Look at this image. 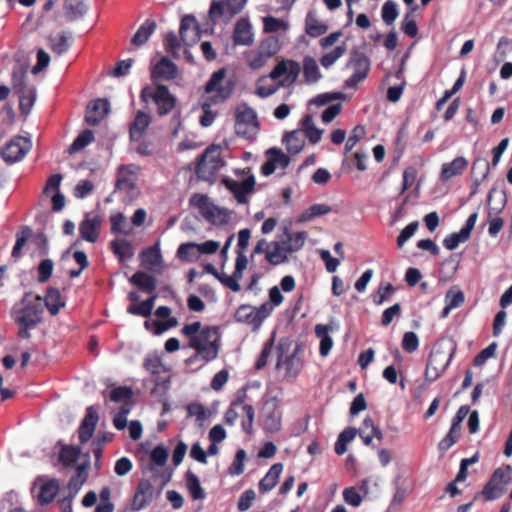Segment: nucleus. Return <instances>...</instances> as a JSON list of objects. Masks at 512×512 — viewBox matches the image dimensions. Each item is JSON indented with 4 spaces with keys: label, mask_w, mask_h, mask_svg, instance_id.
Masks as SVG:
<instances>
[{
    "label": "nucleus",
    "mask_w": 512,
    "mask_h": 512,
    "mask_svg": "<svg viewBox=\"0 0 512 512\" xmlns=\"http://www.w3.org/2000/svg\"><path fill=\"white\" fill-rule=\"evenodd\" d=\"M181 332L189 338V347L196 350V357L204 361L217 357L220 339L218 328L212 326L202 328L200 322H194L185 325Z\"/></svg>",
    "instance_id": "f257e3e1"
},
{
    "label": "nucleus",
    "mask_w": 512,
    "mask_h": 512,
    "mask_svg": "<svg viewBox=\"0 0 512 512\" xmlns=\"http://www.w3.org/2000/svg\"><path fill=\"white\" fill-rule=\"evenodd\" d=\"M260 130L256 111L246 103L235 109V132L246 139H254Z\"/></svg>",
    "instance_id": "f03ea898"
},
{
    "label": "nucleus",
    "mask_w": 512,
    "mask_h": 512,
    "mask_svg": "<svg viewBox=\"0 0 512 512\" xmlns=\"http://www.w3.org/2000/svg\"><path fill=\"white\" fill-rule=\"evenodd\" d=\"M190 204L197 208L201 215L212 224L223 225L228 223L230 219V211L226 208L215 205L206 195H192L190 198Z\"/></svg>",
    "instance_id": "7ed1b4c3"
},
{
    "label": "nucleus",
    "mask_w": 512,
    "mask_h": 512,
    "mask_svg": "<svg viewBox=\"0 0 512 512\" xmlns=\"http://www.w3.org/2000/svg\"><path fill=\"white\" fill-rule=\"evenodd\" d=\"M11 317L18 327V337L28 339L32 327V293L26 292L19 302H16L11 310Z\"/></svg>",
    "instance_id": "20e7f679"
},
{
    "label": "nucleus",
    "mask_w": 512,
    "mask_h": 512,
    "mask_svg": "<svg viewBox=\"0 0 512 512\" xmlns=\"http://www.w3.org/2000/svg\"><path fill=\"white\" fill-rule=\"evenodd\" d=\"M225 69L215 71L205 85V99L214 104L224 103L232 94L234 85L231 81H225Z\"/></svg>",
    "instance_id": "39448f33"
},
{
    "label": "nucleus",
    "mask_w": 512,
    "mask_h": 512,
    "mask_svg": "<svg viewBox=\"0 0 512 512\" xmlns=\"http://www.w3.org/2000/svg\"><path fill=\"white\" fill-rule=\"evenodd\" d=\"M141 98L145 102L153 100L160 116L170 113L176 105L175 96L170 93L167 86L161 84H158L155 89L144 87L141 91Z\"/></svg>",
    "instance_id": "423d86ee"
},
{
    "label": "nucleus",
    "mask_w": 512,
    "mask_h": 512,
    "mask_svg": "<svg viewBox=\"0 0 512 512\" xmlns=\"http://www.w3.org/2000/svg\"><path fill=\"white\" fill-rule=\"evenodd\" d=\"M12 89L19 98L21 114L28 116L32 109V91L27 89V69L20 66L12 73Z\"/></svg>",
    "instance_id": "0eeeda50"
},
{
    "label": "nucleus",
    "mask_w": 512,
    "mask_h": 512,
    "mask_svg": "<svg viewBox=\"0 0 512 512\" xmlns=\"http://www.w3.org/2000/svg\"><path fill=\"white\" fill-rule=\"evenodd\" d=\"M512 481V467L498 468L492 474L490 480L481 491V495L488 501L499 498L506 490V486Z\"/></svg>",
    "instance_id": "6e6552de"
},
{
    "label": "nucleus",
    "mask_w": 512,
    "mask_h": 512,
    "mask_svg": "<svg viewBox=\"0 0 512 512\" xmlns=\"http://www.w3.org/2000/svg\"><path fill=\"white\" fill-rule=\"evenodd\" d=\"M222 166L221 148L212 145L200 156L196 174L203 180H209Z\"/></svg>",
    "instance_id": "1a4fd4ad"
},
{
    "label": "nucleus",
    "mask_w": 512,
    "mask_h": 512,
    "mask_svg": "<svg viewBox=\"0 0 512 512\" xmlns=\"http://www.w3.org/2000/svg\"><path fill=\"white\" fill-rule=\"evenodd\" d=\"M301 71V65L291 59H282L271 70L268 77L272 80H278L279 86L290 87L298 79Z\"/></svg>",
    "instance_id": "9d476101"
},
{
    "label": "nucleus",
    "mask_w": 512,
    "mask_h": 512,
    "mask_svg": "<svg viewBox=\"0 0 512 512\" xmlns=\"http://www.w3.org/2000/svg\"><path fill=\"white\" fill-rule=\"evenodd\" d=\"M452 353L453 349H444L441 346L432 350L425 371L428 381L432 382L440 377L449 365Z\"/></svg>",
    "instance_id": "9b49d317"
},
{
    "label": "nucleus",
    "mask_w": 512,
    "mask_h": 512,
    "mask_svg": "<svg viewBox=\"0 0 512 512\" xmlns=\"http://www.w3.org/2000/svg\"><path fill=\"white\" fill-rule=\"evenodd\" d=\"M346 67L352 68L354 72L345 81V85L347 87L354 88L359 82L366 78L370 69V61L364 53H361L358 50H353L350 53V58Z\"/></svg>",
    "instance_id": "f8f14e48"
},
{
    "label": "nucleus",
    "mask_w": 512,
    "mask_h": 512,
    "mask_svg": "<svg viewBox=\"0 0 512 512\" xmlns=\"http://www.w3.org/2000/svg\"><path fill=\"white\" fill-rule=\"evenodd\" d=\"M30 149L27 138L18 136L7 142L1 149V156L6 163H15L21 160Z\"/></svg>",
    "instance_id": "ddd939ff"
},
{
    "label": "nucleus",
    "mask_w": 512,
    "mask_h": 512,
    "mask_svg": "<svg viewBox=\"0 0 512 512\" xmlns=\"http://www.w3.org/2000/svg\"><path fill=\"white\" fill-rule=\"evenodd\" d=\"M103 218L99 214L86 213L84 219L79 225V233L81 239L90 243H95L98 240L100 228Z\"/></svg>",
    "instance_id": "4468645a"
},
{
    "label": "nucleus",
    "mask_w": 512,
    "mask_h": 512,
    "mask_svg": "<svg viewBox=\"0 0 512 512\" xmlns=\"http://www.w3.org/2000/svg\"><path fill=\"white\" fill-rule=\"evenodd\" d=\"M223 183L225 187L234 195L239 204H246L248 202L247 195L254 191L255 178L253 175H250L243 181L224 179Z\"/></svg>",
    "instance_id": "2eb2a0df"
},
{
    "label": "nucleus",
    "mask_w": 512,
    "mask_h": 512,
    "mask_svg": "<svg viewBox=\"0 0 512 512\" xmlns=\"http://www.w3.org/2000/svg\"><path fill=\"white\" fill-rule=\"evenodd\" d=\"M179 33L185 46H192L199 41L200 28L194 16L185 15L182 18Z\"/></svg>",
    "instance_id": "dca6fc26"
},
{
    "label": "nucleus",
    "mask_w": 512,
    "mask_h": 512,
    "mask_svg": "<svg viewBox=\"0 0 512 512\" xmlns=\"http://www.w3.org/2000/svg\"><path fill=\"white\" fill-rule=\"evenodd\" d=\"M110 112V104L106 99L91 101L85 113V122L88 125H98Z\"/></svg>",
    "instance_id": "f3484780"
},
{
    "label": "nucleus",
    "mask_w": 512,
    "mask_h": 512,
    "mask_svg": "<svg viewBox=\"0 0 512 512\" xmlns=\"http://www.w3.org/2000/svg\"><path fill=\"white\" fill-rule=\"evenodd\" d=\"M177 66L167 57H162L153 65L151 70V78L153 81H170L177 77Z\"/></svg>",
    "instance_id": "a211bd4d"
},
{
    "label": "nucleus",
    "mask_w": 512,
    "mask_h": 512,
    "mask_svg": "<svg viewBox=\"0 0 512 512\" xmlns=\"http://www.w3.org/2000/svg\"><path fill=\"white\" fill-rule=\"evenodd\" d=\"M236 14H238V7L232 8L229 3L225 1H214L209 10V17L213 23L223 21L229 22Z\"/></svg>",
    "instance_id": "6ab92c4d"
},
{
    "label": "nucleus",
    "mask_w": 512,
    "mask_h": 512,
    "mask_svg": "<svg viewBox=\"0 0 512 512\" xmlns=\"http://www.w3.org/2000/svg\"><path fill=\"white\" fill-rule=\"evenodd\" d=\"M139 168L136 165H122L117 171L116 190L130 191L135 187V175Z\"/></svg>",
    "instance_id": "aec40b11"
},
{
    "label": "nucleus",
    "mask_w": 512,
    "mask_h": 512,
    "mask_svg": "<svg viewBox=\"0 0 512 512\" xmlns=\"http://www.w3.org/2000/svg\"><path fill=\"white\" fill-rule=\"evenodd\" d=\"M154 493L153 484L147 479H141L132 502L134 510H141L152 501Z\"/></svg>",
    "instance_id": "412c9836"
},
{
    "label": "nucleus",
    "mask_w": 512,
    "mask_h": 512,
    "mask_svg": "<svg viewBox=\"0 0 512 512\" xmlns=\"http://www.w3.org/2000/svg\"><path fill=\"white\" fill-rule=\"evenodd\" d=\"M284 344L280 343L278 346L279 355H278V362L277 367L284 366L286 371V376L288 377H295L298 375L300 370L302 369V361L301 359L296 355V351L292 355L286 356L283 358V352H284Z\"/></svg>",
    "instance_id": "4be33fe9"
},
{
    "label": "nucleus",
    "mask_w": 512,
    "mask_h": 512,
    "mask_svg": "<svg viewBox=\"0 0 512 512\" xmlns=\"http://www.w3.org/2000/svg\"><path fill=\"white\" fill-rule=\"evenodd\" d=\"M38 481L42 483L37 497L38 503L41 505L51 503L60 490L59 480L53 478L44 481L43 478H38Z\"/></svg>",
    "instance_id": "5701e85b"
},
{
    "label": "nucleus",
    "mask_w": 512,
    "mask_h": 512,
    "mask_svg": "<svg viewBox=\"0 0 512 512\" xmlns=\"http://www.w3.org/2000/svg\"><path fill=\"white\" fill-rule=\"evenodd\" d=\"M98 422V414L93 407L87 409L85 418L79 427V439L82 443L87 442L95 431Z\"/></svg>",
    "instance_id": "b1692460"
},
{
    "label": "nucleus",
    "mask_w": 512,
    "mask_h": 512,
    "mask_svg": "<svg viewBox=\"0 0 512 512\" xmlns=\"http://www.w3.org/2000/svg\"><path fill=\"white\" fill-rule=\"evenodd\" d=\"M233 39L237 45L249 46L253 43L252 27L246 19H240L237 21Z\"/></svg>",
    "instance_id": "393cba45"
},
{
    "label": "nucleus",
    "mask_w": 512,
    "mask_h": 512,
    "mask_svg": "<svg viewBox=\"0 0 512 512\" xmlns=\"http://www.w3.org/2000/svg\"><path fill=\"white\" fill-rule=\"evenodd\" d=\"M468 166V161L464 157H457L449 163L442 166L440 180L447 181L450 178L461 174Z\"/></svg>",
    "instance_id": "a878e982"
},
{
    "label": "nucleus",
    "mask_w": 512,
    "mask_h": 512,
    "mask_svg": "<svg viewBox=\"0 0 512 512\" xmlns=\"http://www.w3.org/2000/svg\"><path fill=\"white\" fill-rule=\"evenodd\" d=\"M151 122L150 116L143 112L138 111L134 121L130 125V138L133 141H138L142 138L146 128Z\"/></svg>",
    "instance_id": "bb28decb"
},
{
    "label": "nucleus",
    "mask_w": 512,
    "mask_h": 512,
    "mask_svg": "<svg viewBox=\"0 0 512 512\" xmlns=\"http://www.w3.org/2000/svg\"><path fill=\"white\" fill-rule=\"evenodd\" d=\"M90 466L89 461L80 464L76 467V474L72 476L68 482L69 495H76L81 489L83 484L86 482L88 477V468Z\"/></svg>",
    "instance_id": "cd10ccee"
},
{
    "label": "nucleus",
    "mask_w": 512,
    "mask_h": 512,
    "mask_svg": "<svg viewBox=\"0 0 512 512\" xmlns=\"http://www.w3.org/2000/svg\"><path fill=\"white\" fill-rule=\"evenodd\" d=\"M71 39V32L62 31L57 36L49 37V46L55 54L60 56L69 50L71 45Z\"/></svg>",
    "instance_id": "c85d7f7f"
},
{
    "label": "nucleus",
    "mask_w": 512,
    "mask_h": 512,
    "mask_svg": "<svg viewBox=\"0 0 512 512\" xmlns=\"http://www.w3.org/2000/svg\"><path fill=\"white\" fill-rule=\"evenodd\" d=\"M282 471L283 465L281 463L272 465L268 473L259 482V490L263 493L272 490L276 486Z\"/></svg>",
    "instance_id": "c756f323"
},
{
    "label": "nucleus",
    "mask_w": 512,
    "mask_h": 512,
    "mask_svg": "<svg viewBox=\"0 0 512 512\" xmlns=\"http://www.w3.org/2000/svg\"><path fill=\"white\" fill-rule=\"evenodd\" d=\"M303 76L304 81L307 84L316 83L322 78V74L316 60L310 56H306L303 59Z\"/></svg>",
    "instance_id": "7c9ffc66"
},
{
    "label": "nucleus",
    "mask_w": 512,
    "mask_h": 512,
    "mask_svg": "<svg viewBox=\"0 0 512 512\" xmlns=\"http://www.w3.org/2000/svg\"><path fill=\"white\" fill-rule=\"evenodd\" d=\"M156 22L151 19H147L136 31L134 36L131 39V43L135 46H142L144 45L150 36L155 32L156 30Z\"/></svg>",
    "instance_id": "2f4dec72"
},
{
    "label": "nucleus",
    "mask_w": 512,
    "mask_h": 512,
    "mask_svg": "<svg viewBox=\"0 0 512 512\" xmlns=\"http://www.w3.org/2000/svg\"><path fill=\"white\" fill-rule=\"evenodd\" d=\"M235 318L238 322L251 324L255 328L260 326V317L256 308L250 305L240 306L235 313Z\"/></svg>",
    "instance_id": "473e14b6"
},
{
    "label": "nucleus",
    "mask_w": 512,
    "mask_h": 512,
    "mask_svg": "<svg viewBox=\"0 0 512 512\" xmlns=\"http://www.w3.org/2000/svg\"><path fill=\"white\" fill-rule=\"evenodd\" d=\"M332 330L330 325L318 324L315 326V334L320 339V354L327 356L332 348L333 340L329 336V332Z\"/></svg>",
    "instance_id": "72a5a7b5"
},
{
    "label": "nucleus",
    "mask_w": 512,
    "mask_h": 512,
    "mask_svg": "<svg viewBox=\"0 0 512 512\" xmlns=\"http://www.w3.org/2000/svg\"><path fill=\"white\" fill-rule=\"evenodd\" d=\"M32 238V229L29 226H23L16 233V242L11 252V257L18 260L22 256V249Z\"/></svg>",
    "instance_id": "f704fd0d"
},
{
    "label": "nucleus",
    "mask_w": 512,
    "mask_h": 512,
    "mask_svg": "<svg viewBox=\"0 0 512 512\" xmlns=\"http://www.w3.org/2000/svg\"><path fill=\"white\" fill-rule=\"evenodd\" d=\"M266 260L272 265H279L288 260L283 247L279 244V240L272 241L267 245Z\"/></svg>",
    "instance_id": "c9c22d12"
},
{
    "label": "nucleus",
    "mask_w": 512,
    "mask_h": 512,
    "mask_svg": "<svg viewBox=\"0 0 512 512\" xmlns=\"http://www.w3.org/2000/svg\"><path fill=\"white\" fill-rule=\"evenodd\" d=\"M81 454V449L73 445H62L59 452V462L65 466H72L76 463Z\"/></svg>",
    "instance_id": "e433bc0d"
},
{
    "label": "nucleus",
    "mask_w": 512,
    "mask_h": 512,
    "mask_svg": "<svg viewBox=\"0 0 512 512\" xmlns=\"http://www.w3.org/2000/svg\"><path fill=\"white\" fill-rule=\"evenodd\" d=\"M45 306L49 310L51 315H56L59 310L64 307L65 303L61 299V295L58 289L49 288L44 299Z\"/></svg>",
    "instance_id": "4c0bfd02"
},
{
    "label": "nucleus",
    "mask_w": 512,
    "mask_h": 512,
    "mask_svg": "<svg viewBox=\"0 0 512 512\" xmlns=\"http://www.w3.org/2000/svg\"><path fill=\"white\" fill-rule=\"evenodd\" d=\"M130 282L148 293H152L156 289V279L144 272H136L130 278Z\"/></svg>",
    "instance_id": "58836bf2"
},
{
    "label": "nucleus",
    "mask_w": 512,
    "mask_h": 512,
    "mask_svg": "<svg viewBox=\"0 0 512 512\" xmlns=\"http://www.w3.org/2000/svg\"><path fill=\"white\" fill-rule=\"evenodd\" d=\"M264 428L270 433L278 432L281 428V412L273 406L265 412Z\"/></svg>",
    "instance_id": "ea45409f"
},
{
    "label": "nucleus",
    "mask_w": 512,
    "mask_h": 512,
    "mask_svg": "<svg viewBox=\"0 0 512 512\" xmlns=\"http://www.w3.org/2000/svg\"><path fill=\"white\" fill-rule=\"evenodd\" d=\"M358 431L356 428L348 427L344 429L338 436L337 441L335 443V452L338 455H343L347 451V444L350 443Z\"/></svg>",
    "instance_id": "a19ab883"
},
{
    "label": "nucleus",
    "mask_w": 512,
    "mask_h": 512,
    "mask_svg": "<svg viewBox=\"0 0 512 512\" xmlns=\"http://www.w3.org/2000/svg\"><path fill=\"white\" fill-rule=\"evenodd\" d=\"M143 264L148 269H155L162 265V256L158 245L148 248L142 253Z\"/></svg>",
    "instance_id": "79ce46f5"
},
{
    "label": "nucleus",
    "mask_w": 512,
    "mask_h": 512,
    "mask_svg": "<svg viewBox=\"0 0 512 512\" xmlns=\"http://www.w3.org/2000/svg\"><path fill=\"white\" fill-rule=\"evenodd\" d=\"M111 231L112 233H121L129 235L132 232V227L128 223L123 213H115L110 216Z\"/></svg>",
    "instance_id": "37998d69"
},
{
    "label": "nucleus",
    "mask_w": 512,
    "mask_h": 512,
    "mask_svg": "<svg viewBox=\"0 0 512 512\" xmlns=\"http://www.w3.org/2000/svg\"><path fill=\"white\" fill-rule=\"evenodd\" d=\"M64 8L70 20L81 18L87 10L83 0H65Z\"/></svg>",
    "instance_id": "c03bdc74"
},
{
    "label": "nucleus",
    "mask_w": 512,
    "mask_h": 512,
    "mask_svg": "<svg viewBox=\"0 0 512 512\" xmlns=\"http://www.w3.org/2000/svg\"><path fill=\"white\" fill-rule=\"evenodd\" d=\"M302 128L311 143L315 144L321 140L323 130L318 129L311 115H306L302 121Z\"/></svg>",
    "instance_id": "a18cd8bd"
},
{
    "label": "nucleus",
    "mask_w": 512,
    "mask_h": 512,
    "mask_svg": "<svg viewBox=\"0 0 512 512\" xmlns=\"http://www.w3.org/2000/svg\"><path fill=\"white\" fill-rule=\"evenodd\" d=\"M248 66L253 70H259L264 67L269 58L257 47L245 54Z\"/></svg>",
    "instance_id": "49530a36"
},
{
    "label": "nucleus",
    "mask_w": 512,
    "mask_h": 512,
    "mask_svg": "<svg viewBox=\"0 0 512 512\" xmlns=\"http://www.w3.org/2000/svg\"><path fill=\"white\" fill-rule=\"evenodd\" d=\"M197 248L198 244L195 242L183 243L178 247L177 256L181 260L188 262L196 261L200 256L199 250Z\"/></svg>",
    "instance_id": "de8ad7c7"
},
{
    "label": "nucleus",
    "mask_w": 512,
    "mask_h": 512,
    "mask_svg": "<svg viewBox=\"0 0 512 512\" xmlns=\"http://www.w3.org/2000/svg\"><path fill=\"white\" fill-rule=\"evenodd\" d=\"M489 173V163L486 159L478 158L473 162L472 174L475 179V185L479 186Z\"/></svg>",
    "instance_id": "09e8293b"
},
{
    "label": "nucleus",
    "mask_w": 512,
    "mask_h": 512,
    "mask_svg": "<svg viewBox=\"0 0 512 512\" xmlns=\"http://www.w3.org/2000/svg\"><path fill=\"white\" fill-rule=\"evenodd\" d=\"M94 140V133L86 129L82 131L76 139L73 141V143L69 146L68 152L70 154H74L83 148H85L88 144H90Z\"/></svg>",
    "instance_id": "8fccbe9b"
},
{
    "label": "nucleus",
    "mask_w": 512,
    "mask_h": 512,
    "mask_svg": "<svg viewBox=\"0 0 512 512\" xmlns=\"http://www.w3.org/2000/svg\"><path fill=\"white\" fill-rule=\"evenodd\" d=\"M347 51V45L342 43L338 45L333 50L325 53L321 59L320 63L324 68L331 67L339 58H341Z\"/></svg>",
    "instance_id": "3c124183"
},
{
    "label": "nucleus",
    "mask_w": 512,
    "mask_h": 512,
    "mask_svg": "<svg viewBox=\"0 0 512 512\" xmlns=\"http://www.w3.org/2000/svg\"><path fill=\"white\" fill-rule=\"evenodd\" d=\"M464 294L460 290H449L445 296L446 306L443 310V317H446L451 309L457 308L464 302Z\"/></svg>",
    "instance_id": "603ef678"
},
{
    "label": "nucleus",
    "mask_w": 512,
    "mask_h": 512,
    "mask_svg": "<svg viewBox=\"0 0 512 512\" xmlns=\"http://www.w3.org/2000/svg\"><path fill=\"white\" fill-rule=\"evenodd\" d=\"M258 48L271 59L280 51L281 45L276 36H269L259 43Z\"/></svg>",
    "instance_id": "864d4df0"
},
{
    "label": "nucleus",
    "mask_w": 512,
    "mask_h": 512,
    "mask_svg": "<svg viewBox=\"0 0 512 512\" xmlns=\"http://www.w3.org/2000/svg\"><path fill=\"white\" fill-rule=\"evenodd\" d=\"M246 394L244 392L238 393L237 398L232 402L230 408L226 411L224 415L225 422L229 425H233L239 414L237 412V408L241 407L243 409V405L245 404Z\"/></svg>",
    "instance_id": "5fc2aeb1"
},
{
    "label": "nucleus",
    "mask_w": 512,
    "mask_h": 512,
    "mask_svg": "<svg viewBox=\"0 0 512 512\" xmlns=\"http://www.w3.org/2000/svg\"><path fill=\"white\" fill-rule=\"evenodd\" d=\"M187 488L194 500H201L205 498V492L200 485V481L192 472L187 474Z\"/></svg>",
    "instance_id": "6e6d98bb"
},
{
    "label": "nucleus",
    "mask_w": 512,
    "mask_h": 512,
    "mask_svg": "<svg viewBox=\"0 0 512 512\" xmlns=\"http://www.w3.org/2000/svg\"><path fill=\"white\" fill-rule=\"evenodd\" d=\"M331 207L327 204H314L300 216V221H310L314 217L322 216L331 212Z\"/></svg>",
    "instance_id": "4d7b16f0"
},
{
    "label": "nucleus",
    "mask_w": 512,
    "mask_h": 512,
    "mask_svg": "<svg viewBox=\"0 0 512 512\" xmlns=\"http://www.w3.org/2000/svg\"><path fill=\"white\" fill-rule=\"evenodd\" d=\"M263 23H264V31L267 33H274L279 30L286 31L289 28V24L286 21L272 17V16L265 17L263 19Z\"/></svg>",
    "instance_id": "13d9d810"
},
{
    "label": "nucleus",
    "mask_w": 512,
    "mask_h": 512,
    "mask_svg": "<svg viewBox=\"0 0 512 512\" xmlns=\"http://www.w3.org/2000/svg\"><path fill=\"white\" fill-rule=\"evenodd\" d=\"M164 44L166 50L170 52L174 58L179 57L178 51L183 42L181 41V38L179 39L173 31L166 34Z\"/></svg>",
    "instance_id": "bf43d9fd"
},
{
    "label": "nucleus",
    "mask_w": 512,
    "mask_h": 512,
    "mask_svg": "<svg viewBox=\"0 0 512 512\" xmlns=\"http://www.w3.org/2000/svg\"><path fill=\"white\" fill-rule=\"evenodd\" d=\"M36 64L34 65V75L45 72L51 62V56L43 48L37 50Z\"/></svg>",
    "instance_id": "052dcab7"
},
{
    "label": "nucleus",
    "mask_w": 512,
    "mask_h": 512,
    "mask_svg": "<svg viewBox=\"0 0 512 512\" xmlns=\"http://www.w3.org/2000/svg\"><path fill=\"white\" fill-rule=\"evenodd\" d=\"M212 105H215L214 102H211L205 98L201 103L203 115L200 117V124L204 127L210 126L215 120L216 112L212 111Z\"/></svg>",
    "instance_id": "680f3d73"
},
{
    "label": "nucleus",
    "mask_w": 512,
    "mask_h": 512,
    "mask_svg": "<svg viewBox=\"0 0 512 512\" xmlns=\"http://www.w3.org/2000/svg\"><path fill=\"white\" fill-rule=\"evenodd\" d=\"M398 17L397 4L391 0L384 3L382 7V19L387 25H392Z\"/></svg>",
    "instance_id": "e2e57ef3"
},
{
    "label": "nucleus",
    "mask_w": 512,
    "mask_h": 512,
    "mask_svg": "<svg viewBox=\"0 0 512 512\" xmlns=\"http://www.w3.org/2000/svg\"><path fill=\"white\" fill-rule=\"evenodd\" d=\"M365 134L366 129L364 126L357 125L356 127H354L348 140L346 141L344 153L347 154L348 152H350L353 149V147L365 136Z\"/></svg>",
    "instance_id": "0e129e2a"
},
{
    "label": "nucleus",
    "mask_w": 512,
    "mask_h": 512,
    "mask_svg": "<svg viewBox=\"0 0 512 512\" xmlns=\"http://www.w3.org/2000/svg\"><path fill=\"white\" fill-rule=\"evenodd\" d=\"M285 142L287 144V150L292 154L299 153L303 148V141L299 138L297 131H292L285 136Z\"/></svg>",
    "instance_id": "69168bd1"
},
{
    "label": "nucleus",
    "mask_w": 512,
    "mask_h": 512,
    "mask_svg": "<svg viewBox=\"0 0 512 512\" xmlns=\"http://www.w3.org/2000/svg\"><path fill=\"white\" fill-rule=\"evenodd\" d=\"M188 416L195 417L200 426L207 419L208 413L206 408L200 403H192L187 407Z\"/></svg>",
    "instance_id": "338daca9"
},
{
    "label": "nucleus",
    "mask_w": 512,
    "mask_h": 512,
    "mask_svg": "<svg viewBox=\"0 0 512 512\" xmlns=\"http://www.w3.org/2000/svg\"><path fill=\"white\" fill-rule=\"evenodd\" d=\"M267 156L270 159V161H273V163L280 168H285L289 164V157L284 154L280 149L277 148H270L267 151Z\"/></svg>",
    "instance_id": "774afa93"
}]
</instances>
